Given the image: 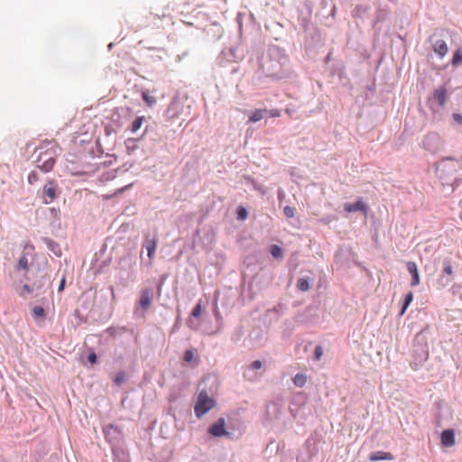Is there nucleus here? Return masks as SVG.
Masks as SVG:
<instances>
[{
    "label": "nucleus",
    "mask_w": 462,
    "mask_h": 462,
    "mask_svg": "<svg viewBox=\"0 0 462 462\" xmlns=\"http://www.w3.org/2000/svg\"><path fill=\"white\" fill-rule=\"evenodd\" d=\"M65 282H66V280L65 278H62L60 282V285H59V288H58V291L60 292L64 290V287H65Z\"/></svg>",
    "instance_id": "nucleus-36"
},
{
    "label": "nucleus",
    "mask_w": 462,
    "mask_h": 462,
    "mask_svg": "<svg viewBox=\"0 0 462 462\" xmlns=\"http://www.w3.org/2000/svg\"><path fill=\"white\" fill-rule=\"evenodd\" d=\"M451 63L453 66H457L462 63V48H459L455 51Z\"/></svg>",
    "instance_id": "nucleus-18"
},
{
    "label": "nucleus",
    "mask_w": 462,
    "mask_h": 462,
    "mask_svg": "<svg viewBox=\"0 0 462 462\" xmlns=\"http://www.w3.org/2000/svg\"><path fill=\"white\" fill-rule=\"evenodd\" d=\"M262 367V362L259 361V360H255L254 361L252 364H251V368L253 370H257V369H260Z\"/></svg>",
    "instance_id": "nucleus-32"
},
{
    "label": "nucleus",
    "mask_w": 462,
    "mask_h": 462,
    "mask_svg": "<svg viewBox=\"0 0 462 462\" xmlns=\"http://www.w3.org/2000/svg\"><path fill=\"white\" fill-rule=\"evenodd\" d=\"M23 289L26 292H29V293H30V292H32V290H31V288H30V286H29V285H26V284H25V285H23Z\"/></svg>",
    "instance_id": "nucleus-38"
},
{
    "label": "nucleus",
    "mask_w": 462,
    "mask_h": 462,
    "mask_svg": "<svg viewBox=\"0 0 462 462\" xmlns=\"http://www.w3.org/2000/svg\"><path fill=\"white\" fill-rule=\"evenodd\" d=\"M434 97L438 100L439 104L443 106L447 99V90L443 88H438L434 92Z\"/></svg>",
    "instance_id": "nucleus-14"
},
{
    "label": "nucleus",
    "mask_w": 462,
    "mask_h": 462,
    "mask_svg": "<svg viewBox=\"0 0 462 462\" xmlns=\"http://www.w3.org/2000/svg\"><path fill=\"white\" fill-rule=\"evenodd\" d=\"M441 145L440 138L436 134H428L423 141V147L431 152H437Z\"/></svg>",
    "instance_id": "nucleus-4"
},
{
    "label": "nucleus",
    "mask_w": 462,
    "mask_h": 462,
    "mask_svg": "<svg viewBox=\"0 0 462 462\" xmlns=\"http://www.w3.org/2000/svg\"><path fill=\"white\" fill-rule=\"evenodd\" d=\"M281 116V111L279 109H268L267 117H279Z\"/></svg>",
    "instance_id": "nucleus-30"
},
{
    "label": "nucleus",
    "mask_w": 462,
    "mask_h": 462,
    "mask_svg": "<svg viewBox=\"0 0 462 462\" xmlns=\"http://www.w3.org/2000/svg\"><path fill=\"white\" fill-rule=\"evenodd\" d=\"M44 309L41 306H36L32 310V313L35 317H43L44 316Z\"/></svg>",
    "instance_id": "nucleus-29"
},
{
    "label": "nucleus",
    "mask_w": 462,
    "mask_h": 462,
    "mask_svg": "<svg viewBox=\"0 0 462 462\" xmlns=\"http://www.w3.org/2000/svg\"><path fill=\"white\" fill-rule=\"evenodd\" d=\"M202 312L201 303L199 302L193 309L191 315L195 318H199Z\"/></svg>",
    "instance_id": "nucleus-26"
},
{
    "label": "nucleus",
    "mask_w": 462,
    "mask_h": 462,
    "mask_svg": "<svg viewBox=\"0 0 462 462\" xmlns=\"http://www.w3.org/2000/svg\"><path fill=\"white\" fill-rule=\"evenodd\" d=\"M144 247L147 250L148 257L152 260L154 257L155 250L157 247V241L155 238H146L144 241Z\"/></svg>",
    "instance_id": "nucleus-11"
},
{
    "label": "nucleus",
    "mask_w": 462,
    "mask_h": 462,
    "mask_svg": "<svg viewBox=\"0 0 462 462\" xmlns=\"http://www.w3.org/2000/svg\"><path fill=\"white\" fill-rule=\"evenodd\" d=\"M407 269H408L409 273L412 276V280H411V286L419 285L420 280V275H419V272H418V268H417L416 263L414 262H408L407 263Z\"/></svg>",
    "instance_id": "nucleus-8"
},
{
    "label": "nucleus",
    "mask_w": 462,
    "mask_h": 462,
    "mask_svg": "<svg viewBox=\"0 0 462 462\" xmlns=\"http://www.w3.org/2000/svg\"><path fill=\"white\" fill-rule=\"evenodd\" d=\"M308 377L304 374H297L293 377V383L298 387H303L307 383Z\"/></svg>",
    "instance_id": "nucleus-15"
},
{
    "label": "nucleus",
    "mask_w": 462,
    "mask_h": 462,
    "mask_svg": "<svg viewBox=\"0 0 462 462\" xmlns=\"http://www.w3.org/2000/svg\"><path fill=\"white\" fill-rule=\"evenodd\" d=\"M237 215L239 219L244 220L247 217L248 212L245 208L239 207L237 209Z\"/></svg>",
    "instance_id": "nucleus-25"
},
{
    "label": "nucleus",
    "mask_w": 462,
    "mask_h": 462,
    "mask_svg": "<svg viewBox=\"0 0 462 462\" xmlns=\"http://www.w3.org/2000/svg\"><path fill=\"white\" fill-rule=\"evenodd\" d=\"M323 355V349L320 346H317L314 350V356L317 360L320 359Z\"/></svg>",
    "instance_id": "nucleus-31"
},
{
    "label": "nucleus",
    "mask_w": 462,
    "mask_h": 462,
    "mask_svg": "<svg viewBox=\"0 0 462 462\" xmlns=\"http://www.w3.org/2000/svg\"><path fill=\"white\" fill-rule=\"evenodd\" d=\"M58 185L54 180H48L43 187V202L45 204L51 203L58 196Z\"/></svg>",
    "instance_id": "nucleus-3"
},
{
    "label": "nucleus",
    "mask_w": 462,
    "mask_h": 462,
    "mask_svg": "<svg viewBox=\"0 0 462 462\" xmlns=\"http://www.w3.org/2000/svg\"><path fill=\"white\" fill-rule=\"evenodd\" d=\"M412 300H413V293L411 291H410L405 296L404 302H403L402 308L401 312H400L401 316L404 315L407 308L409 307V305L411 304Z\"/></svg>",
    "instance_id": "nucleus-16"
},
{
    "label": "nucleus",
    "mask_w": 462,
    "mask_h": 462,
    "mask_svg": "<svg viewBox=\"0 0 462 462\" xmlns=\"http://www.w3.org/2000/svg\"><path fill=\"white\" fill-rule=\"evenodd\" d=\"M226 421L224 418H219L208 428V433L214 437L227 436L229 433L225 430Z\"/></svg>",
    "instance_id": "nucleus-5"
},
{
    "label": "nucleus",
    "mask_w": 462,
    "mask_h": 462,
    "mask_svg": "<svg viewBox=\"0 0 462 462\" xmlns=\"http://www.w3.org/2000/svg\"><path fill=\"white\" fill-rule=\"evenodd\" d=\"M184 361L187 362V363H190L193 361V359L195 358V353L193 350H186L185 353H184Z\"/></svg>",
    "instance_id": "nucleus-23"
},
{
    "label": "nucleus",
    "mask_w": 462,
    "mask_h": 462,
    "mask_svg": "<svg viewBox=\"0 0 462 462\" xmlns=\"http://www.w3.org/2000/svg\"><path fill=\"white\" fill-rule=\"evenodd\" d=\"M125 374L124 372H119L116 374L115 379H114V383L116 384V385H120L124 381H125Z\"/></svg>",
    "instance_id": "nucleus-24"
},
{
    "label": "nucleus",
    "mask_w": 462,
    "mask_h": 462,
    "mask_svg": "<svg viewBox=\"0 0 462 462\" xmlns=\"http://www.w3.org/2000/svg\"><path fill=\"white\" fill-rule=\"evenodd\" d=\"M152 293V291L150 289H146L142 291L139 303L143 310H147L151 306Z\"/></svg>",
    "instance_id": "nucleus-9"
},
{
    "label": "nucleus",
    "mask_w": 462,
    "mask_h": 462,
    "mask_svg": "<svg viewBox=\"0 0 462 462\" xmlns=\"http://www.w3.org/2000/svg\"><path fill=\"white\" fill-rule=\"evenodd\" d=\"M271 254L274 258H282V249L276 245H273L270 249Z\"/></svg>",
    "instance_id": "nucleus-21"
},
{
    "label": "nucleus",
    "mask_w": 462,
    "mask_h": 462,
    "mask_svg": "<svg viewBox=\"0 0 462 462\" xmlns=\"http://www.w3.org/2000/svg\"><path fill=\"white\" fill-rule=\"evenodd\" d=\"M142 97L149 106H152L155 103V98L150 96L147 92H143Z\"/></svg>",
    "instance_id": "nucleus-22"
},
{
    "label": "nucleus",
    "mask_w": 462,
    "mask_h": 462,
    "mask_svg": "<svg viewBox=\"0 0 462 462\" xmlns=\"http://www.w3.org/2000/svg\"><path fill=\"white\" fill-rule=\"evenodd\" d=\"M143 120H144L143 116H137L132 123L131 131L133 133L137 132L143 125Z\"/></svg>",
    "instance_id": "nucleus-17"
},
{
    "label": "nucleus",
    "mask_w": 462,
    "mask_h": 462,
    "mask_svg": "<svg viewBox=\"0 0 462 462\" xmlns=\"http://www.w3.org/2000/svg\"><path fill=\"white\" fill-rule=\"evenodd\" d=\"M88 360L89 361V363H91V364H95V363H96V361H97V356H96V354L91 353V354L88 356Z\"/></svg>",
    "instance_id": "nucleus-34"
},
{
    "label": "nucleus",
    "mask_w": 462,
    "mask_h": 462,
    "mask_svg": "<svg viewBox=\"0 0 462 462\" xmlns=\"http://www.w3.org/2000/svg\"><path fill=\"white\" fill-rule=\"evenodd\" d=\"M285 112H286V114H288L289 116H291V109H289V108H286V109H285Z\"/></svg>",
    "instance_id": "nucleus-39"
},
{
    "label": "nucleus",
    "mask_w": 462,
    "mask_h": 462,
    "mask_svg": "<svg viewBox=\"0 0 462 462\" xmlns=\"http://www.w3.org/2000/svg\"><path fill=\"white\" fill-rule=\"evenodd\" d=\"M18 268L22 269V270H24V271L28 270V268H29V261H28V258H27L26 254H23L19 258Z\"/></svg>",
    "instance_id": "nucleus-20"
},
{
    "label": "nucleus",
    "mask_w": 462,
    "mask_h": 462,
    "mask_svg": "<svg viewBox=\"0 0 462 462\" xmlns=\"http://www.w3.org/2000/svg\"><path fill=\"white\" fill-rule=\"evenodd\" d=\"M344 209L347 213L362 211L365 214V216H366L368 213V207L362 199H358L355 203L344 204Z\"/></svg>",
    "instance_id": "nucleus-6"
},
{
    "label": "nucleus",
    "mask_w": 462,
    "mask_h": 462,
    "mask_svg": "<svg viewBox=\"0 0 462 462\" xmlns=\"http://www.w3.org/2000/svg\"><path fill=\"white\" fill-rule=\"evenodd\" d=\"M268 109H255L249 116V123H256L265 117H267Z\"/></svg>",
    "instance_id": "nucleus-10"
},
{
    "label": "nucleus",
    "mask_w": 462,
    "mask_h": 462,
    "mask_svg": "<svg viewBox=\"0 0 462 462\" xmlns=\"http://www.w3.org/2000/svg\"><path fill=\"white\" fill-rule=\"evenodd\" d=\"M434 50H435L436 53H438L439 56L443 57L444 55L447 54L448 48L446 42L444 41L440 40L435 43Z\"/></svg>",
    "instance_id": "nucleus-13"
},
{
    "label": "nucleus",
    "mask_w": 462,
    "mask_h": 462,
    "mask_svg": "<svg viewBox=\"0 0 462 462\" xmlns=\"http://www.w3.org/2000/svg\"><path fill=\"white\" fill-rule=\"evenodd\" d=\"M216 405L214 399L210 398L206 391L199 393L197 403L194 407L195 414L198 418H201Z\"/></svg>",
    "instance_id": "nucleus-2"
},
{
    "label": "nucleus",
    "mask_w": 462,
    "mask_h": 462,
    "mask_svg": "<svg viewBox=\"0 0 462 462\" xmlns=\"http://www.w3.org/2000/svg\"><path fill=\"white\" fill-rule=\"evenodd\" d=\"M57 148L58 145L53 141H44L41 143L39 147L41 152L36 161L39 169L44 172L52 170L57 157Z\"/></svg>",
    "instance_id": "nucleus-1"
},
{
    "label": "nucleus",
    "mask_w": 462,
    "mask_h": 462,
    "mask_svg": "<svg viewBox=\"0 0 462 462\" xmlns=\"http://www.w3.org/2000/svg\"><path fill=\"white\" fill-rule=\"evenodd\" d=\"M297 288L301 291H307L310 289V283L307 279L300 278L297 281Z\"/></svg>",
    "instance_id": "nucleus-19"
},
{
    "label": "nucleus",
    "mask_w": 462,
    "mask_h": 462,
    "mask_svg": "<svg viewBox=\"0 0 462 462\" xmlns=\"http://www.w3.org/2000/svg\"><path fill=\"white\" fill-rule=\"evenodd\" d=\"M444 273L448 275H451L453 273L452 267L449 263L445 264Z\"/></svg>",
    "instance_id": "nucleus-33"
},
{
    "label": "nucleus",
    "mask_w": 462,
    "mask_h": 462,
    "mask_svg": "<svg viewBox=\"0 0 462 462\" xmlns=\"http://www.w3.org/2000/svg\"><path fill=\"white\" fill-rule=\"evenodd\" d=\"M441 444L444 447H452L455 445V433L453 430H445L442 431Z\"/></svg>",
    "instance_id": "nucleus-7"
},
{
    "label": "nucleus",
    "mask_w": 462,
    "mask_h": 462,
    "mask_svg": "<svg viewBox=\"0 0 462 462\" xmlns=\"http://www.w3.org/2000/svg\"><path fill=\"white\" fill-rule=\"evenodd\" d=\"M283 213L285 215L286 217L288 218H291L294 217V208L290 207V206H286L284 208H283Z\"/></svg>",
    "instance_id": "nucleus-27"
},
{
    "label": "nucleus",
    "mask_w": 462,
    "mask_h": 462,
    "mask_svg": "<svg viewBox=\"0 0 462 462\" xmlns=\"http://www.w3.org/2000/svg\"><path fill=\"white\" fill-rule=\"evenodd\" d=\"M39 180V176H38V173L35 172V171H32L29 175H28V182L30 184H34L35 182H37Z\"/></svg>",
    "instance_id": "nucleus-28"
},
{
    "label": "nucleus",
    "mask_w": 462,
    "mask_h": 462,
    "mask_svg": "<svg viewBox=\"0 0 462 462\" xmlns=\"http://www.w3.org/2000/svg\"><path fill=\"white\" fill-rule=\"evenodd\" d=\"M453 118L456 122L462 124V115L460 114H454Z\"/></svg>",
    "instance_id": "nucleus-35"
},
{
    "label": "nucleus",
    "mask_w": 462,
    "mask_h": 462,
    "mask_svg": "<svg viewBox=\"0 0 462 462\" xmlns=\"http://www.w3.org/2000/svg\"><path fill=\"white\" fill-rule=\"evenodd\" d=\"M371 461L393 460V456L389 452L376 451L369 456Z\"/></svg>",
    "instance_id": "nucleus-12"
},
{
    "label": "nucleus",
    "mask_w": 462,
    "mask_h": 462,
    "mask_svg": "<svg viewBox=\"0 0 462 462\" xmlns=\"http://www.w3.org/2000/svg\"><path fill=\"white\" fill-rule=\"evenodd\" d=\"M115 430V431H116V430H116V427H114L113 425H108V426H106V429H105V433H106V435H107V434H108V432H109V430Z\"/></svg>",
    "instance_id": "nucleus-37"
}]
</instances>
